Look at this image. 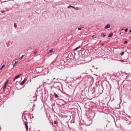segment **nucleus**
Here are the masks:
<instances>
[{"label": "nucleus", "instance_id": "obj_14", "mask_svg": "<svg viewBox=\"0 0 131 131\" xmlns=\"http://www.w3.org/2000/svg\"><path fill=\"white\" fill-rule=\"evenodd\" d=\"M127 30H128V29L126 28V29H125L124 30V31H125V32H127Z\"/></svg>", "mask_w": 131, "mask_h": 131}, {"label": "nucleus", "instance_id": "obj_23", "mask_svg": "<svg viewBox=\"0 0 131 131\" xmlns=\"http://www.w3.org/2000/svg\"><path fill=\"white\" fill-rule=\"evenodd\" d=\"M54 124H57V122L56 121H54Z\"/></svg>", "mask_w": 131, "mask_h": 131}, {"label": "nucleus", "instance_id": "obj_21", "mask_svg": "<svg viewBox=\"0 0 131 131\" xmlns=\"http://www.w3.org/2000/svg\"><path fill=\"white\" fill-rule=\"evenodd\" d=\"M82 28H78V30H81Z\"/></svg>", "mask_w": 131, "mask_h": 131}, {"label": "nucleus", "instance_id": "obj_7", "mask_svg": "<svg viewBox=\"0 0 131 131\" xmlns=\"http://www.w3.org/2000/svg\"><path fill=\"white\" fill-rule=\"evenodd\" d=\"M17 63H18V61H15V63L13 64V67H15V66L16 65V64H17Z\"/></svg>", "mask_w": 131, "mask_h": 131}, {"label": "nucleus", "instance_id": "obj_28", "mask_svg": "<svg viewBox=\"0 0 131 131\" xmlns=\"http://www.w3.org/2000/svg\"><path fill=\"white\" fill-rule=\"evenodd\" d=\"M120 34H121V33H120Z\"/></svg>", "mask_w": 131, "mask_h": 131}, {"label": "nucleus", "instance_id": "obj_16", "mask_svg": "<svg viewBox=\"0 0 131 131\" xmlns=\"http://www.w3.org/2000/svg\"><path fill=\"white\" fill-rule=\"evenodd\" d=\"M121 56H123V55H124V52H122L121 54Z\"/></svg>", "mask_w": 131, "mask_h": 131}, {"label": "nucleus", "instance_id": "obj_10", "mask_svg": "<svg viewBox=\"0 0 131 131\" xmlns=\"http://www.w3.org/2000/svg\"><path fill=\"white\" fill-rule=\"evenodd\" d=\"M92 38H97V36H96V35H93L92 36Z\"/></svg>", "mask_w": 131, "mask_h": 131}, {"label": "nucleus", "instance_id": "obj_27", "mask_svg": "<svg viewBox=\"0 0 131 131\" xmlns=\"http://www.w3.org/2000/svg\"><path fill=\"white\" fill-rule=\"evenodd\" d=\"M36 53H37L36 52H35L34 53V54H36Z\"/></svg>", "mask_w": 131, "mask_h": 131}, {"label": "nucleus", "instance_id": "obj_29", "mask_svg": "<svg viewBox=\"0 0 131 131\" xmlns=\"http://www.w3.org/2000/svg\"><path fill=\"white\" fill-rule=\"evenodd\" d=\"M122 30H123V29H122Z\"/></svg>", "mask_w": 131, "mask_h": 131}, {"label": "nucleus", "instance_id": "obj_18", "mask_svg": "<svg viewBox=\"0 0 131 131\" xmlns=\"http://www.w3.org/2000/svg\"><path fill=\"white\" fill-rule=\"evenodd\" d=\"M8 82H9V80H7V81L5 82V84H8Z\"/></svg>", "mask_w": 131, "mask_h": 131}, {"label": "nucleus", "instance_id": "obj_9", "mask_svg": "<svg viewBox=\"0 0 131 131\" xmlns=\"http://www.w3.org/2000/svg\"><path fill=\"white\" fill-rule=\"evenodd\" d=\"M101 36H103V37H105V36H106V34H101Z\"/></svg>", "mask_w": 131, "mask_h": 131}, {"label": "nucleus", "instance_id": "obj_3", "mask_svg": "<svg viewBox=\"0 0 131 131\" xmlns=\"http://www.w3.org/2000/svg\"><path fill=\"white\" fill-rule=\"evenodd\" d=\"M21 76V74H19L18 75H17L15 78H14V80L17 79V78H19Z\"/></svg>", "mask_w": 131, "mask_h": 131}, {"label": "nucleus", "instance_id": "obj_2", "mask_svg": "<svg viewBox=\"0 0 131 131\" xmlns=\"http://www.w3.org/2000/svg\"><path fill=\"white\" fill-rule=\"evenodd\" d=\"M25 81H26V79H24V80L20 83V85H23V84H24V83H25Z\"/></svg>", "mask_w": 131, "mask_h": 131}, {"label": "nucleus", "instance_id": "obj_22", "mask_svg": "<svg viewBox=\"0 0 131 131\" xmlns=\"http://www.w3.org/2000/svg\"><path fill=\"white\" fill-rule=\"evenodd\" d=\"M124 44L127 43V41H125L124 42Z\"/></svg>", "mask_w": 131, "mask_h": 131}, {"label": "nucleus", "instance_id": "obj_8", "mask_svg": "<svg viewBox=\"0 0 131 131\" xmlns=\"http://www.w3.org/2000/svg\"><path fill=\"white\" fill-rule=\"evenodd\" d=\"M14 28H17V24H14Z\"/></svg>", "mask_w": 131, "mask_h": 131}, {"label": "nucleus", "instance_id": "obj_6", "mask_svg": "<svg viewBox=\"0 0 131 131\" xmlns=\"http://www.w3.org/2000/svg\"><path fill=\"white\" fill-rule=\"evenodd\" d=\"M24 57V55H22L20 57H19V60H22L23 58Z\"/></svg>", "mask_w": 131, "mask_h": 131}, {"label": "nucleus", "instance_id": "obj_1", "mask_svg": "<svg viewBox=\"0 0 131 131\" xmlns=\"http://www.w3.org/2000/svg\"><path fill=\"white\" fill-rule=\"evenodd\" d=\"M111 25H110V24H107V25H106V26H105V29H108V28H110V27H111Z\"/></svg>", "mask_w": 131, "mask_h": 131}, {"label": "nucleus", "instance_id": "obj_15", "mask_svg": "<svg viewBox=\"0 0 131 131\" xmlns=\"http://www.w3.org/2000/svg\"><path fill=\"white\" fill-rule=\"evenodd\" d=\"M75 10H79L78 7H75Z\"/></svg>", "mask_w": 131, "mask_h": 131}, {"label": "nucleus", "instance_id": "obj_24", "mask_svg": "<svg viewBox=\"0 0 131 131\" xmlns=\"http://www.w3.org/2000/svg\"><path fill=\"white\" fill-rule=\"evenodd\" d=\"M1 12H2V13H5V10H2V11H1Z\"/></svg>", "mask_w": 131, "mask_h": 131}, {"label": "nucleus", "instance_id": "obj_4", "mask_svg": "<svg viewBox=\"0 0 131 131\" xmlns=\"http://www.w3.org/2000/svg\"><path fill=\"white\" fill-rule=\"evenodd\" d=\"M79 49H80V46L77 47L76 49L74 50V51H77V50H78Z\"/></svg>", "mask_w": 131, "mask_h": 131}, {"label": "nucleus", "instance_id": "obj_19", "mask_svg": "<svg viewBox=\"0 0 131 131\" xmlns=\"http://www.w3.org/2000/svg\"><path fill=\"white\" fill-rule=\"evenodd\" d=\"M72 6L71 5H70L68 7V8L69 9L70 8H72Z\"/></svg>", "mask_w": 131, "mask_h": 131}, {"label": "nucleus", "instance_id": "obj_13", "mask_svg": "<svg viewBox=\"0 0 131 131\" xmlns=\"http://www.w3.org/2000/svg\"><path fill=\"white\" fill-rule=\"evenodd\" d=\"M55 95V98H58V95H57L56 93H54Z\"/></svg>", "mask_w": 131, "mask_h": 131}, {"label": "nucleus", "instance_id": "obj_5", "mask_svg": "<svg viewBox=\"0 0 131 131\" xmlns=\"http://www.w3.org/2000/svg\"><path fill=\"white\" fill-rule=\"evenodd\" d=\"M6 88H7V84H4V88H3V90H5V89H6Z\"/></svg>", "mask_w": 131, "mask_h": 131}, {"label": "nucleus", "instance_id": "obj_17", "mask_svg": "<svg viewBox=\"0 0 131 131\" xmlns=\"http://www.w3.org/2000/svg\"><path fill=\"white\" fill-rule=\"evenodd\" d=\"M8 82H9V80H7V81L5 82V84H8Z\"/></svg>", "mask_w": 131, "mask_h": 131}, {"label": "nucleus", "instance_id": "obj_12", "mask_svg": "<svg viewBox=\"0 0 131 131\" xmlns=\"http://www.w3.org/2000/svg\"><path fill=\"white\" fill-rule=\"evenodd\" d=\"M4 67H5V64H3V65L1 67V70H2L4 68Z\"/></svg>", "mask_w": 131, "mask_h": 131}, {"label": "nucleus", "instance_id": "obj_11", "mask_svg": "<svg viewBox=\"0 0 131 131\" xmlns=\"http://www.w3.org/2000/svg\"><path fill=\"white\" fill-rule=\"evenodd\" d=\"M112 35H113V34L111 33V34H110L108 36V37H111V36H112Z\"/></svg>", "mask_w": 131, "mask_h": 131}, {"label": "nucleus", "instance_id": "obj_25", "mask_svg": "<svg viewBox=\"0 0 131 131\" xmlns=\"http://www.w3.org/2000/svg\"><path fill=\"white\" fill-rule=\"evenodd\" d=\"M72 8H73V9H75V7H74V6H72Z\"/></svg>", "mask_w": 131, "mask_h": 131}, {"label": "nucleus", "instance_id": "obj_20", "mask_svg": "<svg viewBox=\"0 0 131 131\" xmlns=\"http://www.w3.org/2000/svg\"><path fill=\"white\" fill-rule=\"evenodd\" d=\"M53 50H50V51H49V53H53Z\"/></svg>", "mask_w": 131, "mask_h": 131}, {"label": "nucleus", "instance_id": "obj_26", "mask_svg": "<svg viewBox=\"0 0 131 131\" xmlns=\"http://www.w3.org/2000/svg\"><path fill=\"white\" fill-rule=\"evenodd\" d=\"M129 32L130 33H131V30H130L129 31Z\"/></svg>", "mask_w": 131, "mask_h": 131}]
</instances>
